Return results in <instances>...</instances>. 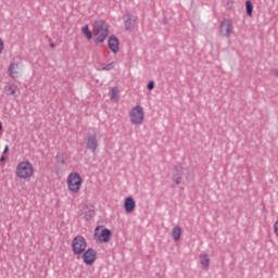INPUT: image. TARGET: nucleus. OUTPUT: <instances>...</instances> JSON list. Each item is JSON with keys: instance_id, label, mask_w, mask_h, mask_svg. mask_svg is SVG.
<instances>
[{"instance_id": "25", "label": "nucleus", "mask_w": 278, "mask_h": 278, "mask_svg": "<svg viewBox=\"0 0 278 278\" xmlns=\"http://www.w3.org/2000/svg\"><path fill=\"white\" fill-rule=\"evenodd\" d=\"M10 148L8 146L4 147L3 153H5L7 151H9Z\"/></svg>"}, {"instance_id": "9", "label": "nucleus", "mask_w": 278, "mask_h": 278, "mask_svg": "<svg viewBox=\"0 0 278 278\" xmlns=\"http://www.w3.org/2000/svg\"><path fill=\"white\" fill-rule=\"evenodd\" d=\"M23 71V63L12 62L8 67V75L11 79H18L21 77V72Z\"/></svg>"}, {"instance_id": "28", "label": "nucleus", "mask_w": 278, "mask_h": 278, "mask_svg": "<svg viewBox=\"0 0 278 278\" xmlns=\"http://www.w3.org/2000/svg\"><path fill=\"white\" fill-rule=\"evenodd\" d=\"M61 164H64V161H61Z\"/></svg>"}, {"instance_id": "1", "label": "nucleus", "mask_w": 278, "mask_h": 278, "mask_svg": "<svg viewBox=\"0 0 278 278\" xmlns=\"http://www.w3.org/2000/svg\"><path fill=\"white\" fill-rule=\"evenodd\" d=\"M92 31L96 45H101L110 36V24L103 20L96 21L92 24Z\"/></svg>"}, {"instance_id": "20", "label": "nucleus", "mask_w": 278, "mask_h": 278, "mask_svg": "<svg viewBox=\"0 0 278 278\" xmlns=\"http://www.w3.org/2000/svg\"><path fill=\"white\" fill-rule=\"evenodd\" d=\"M111 99H112V101H117L118 100V88H116V87L112 88Z\"/></svg>"}, {"instance_id": "4", "label": "nucleus", "mask_w": 278, "mask_h": 278, "mask_svg": "<svg viewBox=\"0 0 278 278\" xmlns=\"http://www.w3.org/2000/svg\"><path fill=\"white\" fill-rule=\"evenodd\" d=\"M128 116L131 125H142L146 116L144 108H142V105L132 106L128 112Z\"/></svg>"}, {"instance_id": "6", "label": "nucleus", "mask_w": 278, "mask_h": 278, "mask_svg": "<svg viewBox=\"0 0 278 278\" xmlns=\"http://www.w3.org/2000/svg\"><path fill=\"white\" fill-rule=\"evenodd\" d=\"M85 144L87 151L91 153H97L99 151V136L97 132H88L85 138Z\"/></svg>"}, {"instance_id": "26", "label": "nucleus", "mask_w": 278, "mask_h": 278, "mask_svg": "<svg viewBox=\"0 0 278 278\" xmlns=\"http://www.w3.org/2000/svg\"><path fill=\"white\" fill-rule=\"evenodd\" d=\"M0 162H5V156H1Z\"/></svg>"}, {"instance_id": "3", "label": "nucleus", "mask_w": 278, "mask_h": 278, "mask_svg": "<svg viewBox=\"0 0 278 278\" xmlns=\"http://www.w3.org/2000/svg\"><path fill=\"white\" fill-rule=\"evenodd\" d=\"M35 173L34 164L27 160L21 161L15 167V176L17 179H31Z\"/></svg>"}, {"instance_id": "22", "label": "nucleus", "mask_w": 278, "mask_h": 278, "mask_svg": "<svg viewBox=\"0 0 278 278\" xmlns=\"http://www.w3.org/2000/svg\"><path fill=\"white\" fill-rule=\"evenodd\" d=\"M112 68H114V62L109 63L108 65L102 67V71H112Z\"/></svg>"}, {"instance_id": "21", "label": "nucleus", "mask_w": 278, "mask_h": 278, "mask_svg": "<svg viewBox=\"0 0 278 278\" xmlns=\"http://www.w3.org/2000/svg\"><path fill=\"white\" fill-rule=\"evenodd\" d=\"M173 181H174V184H177V185L181 184V174L174 175Z\"/></svg>"}, {"instance_id": "19", "label": "nucleus", "mask_w": 278, "mask_h": 278, "mask_svg": "<svg viewBox=\"0 0 278 278\" xmlns=\"http://www.w3.org/2000/svg\"><path fill=\"white\" fill-rule=\"evenodd\" d=\"M245 10H247L248 16H253V3H251L250 0L245 1Z\"/></svg>"}, {"instance_id": "16", "label": "nucleus", "mask_w": 278, "mask_h": 278, "mask_svg": "<svg viewBox=\"0 0 278 278\" xmlns=\"http://www.w3.org/2000/svg\"><path fill=\"white\" fill-rule=\"evenodd\" d=\"M81 216L83 218H85L86 220H90V218L94 217V210L90 208L89 206H84L81 208Z\"/></svg>"}, {"instance_id": "18", "label": "nucleus", "mask_w": 278, "mask_h": 278, "mask_svg": "<svg viewBox=\"0 0 278 278\" xmlns=\"http://www.w3.org/2000/svg\"><path fill=\"white\" fill-rule=\"evenodd\" d=\"M172 238L175 242H178V240H180V238H181V227L176 226V227L173 228Z\"/></svg>"}, {"instance_id": "11", "label": "nucleus", "mask_w": 278, "mask_h": 278, "mask_svg": "<svg viewBox=\"0 0 278 278\" xmlns=\"http://www.w3.org/2000/svg\"><path fill=\"white\" fill-rule=\"evenodd\" d=\"M198 260L202 270H210V267L212 266V256H210L207 252L200 253Z\"/></svg>"}, {"instance_id": "12", "label": "nucleus", "mask_w": 278, "mask_h": 278, "mask_svg": "<svg viewBox=\"0 0 278 278\" xmlns=\"http://www.w3.org/2000/svg\"><path fill=\"white\" fill-rule=\"evenodd\" d=\"M109 49H111L112 53H118L121 51V41H118V37L112 35L108 40Z\"/></svg>"}, {"instance_id": "24", "label": "nucleus", "mask_w": 278, "mask_h": 278, "mask_svg": "<svg viewBox=\"0 0 278 278\" xmlns=\"http://www.w3.org/2000/svg\"><path fill=\"white\" fill-rule=\"evenodd\" d=\"M3 49H4V43H3V40L0 38V55L1 53H3Z\"/></svg>"}, {"instance_id": "5", "label": "nucleus", "mask_w": 278, "mask_h": 278, "mask_svg": "<svg viewBox=\"0 0 278 278\" xmlns=\"http://www.w3.org/2000/svg\"><path fill=\"white\" fill-rule=\"evenodd\" d=\"M93 238L97 242L108 243L112 240V230L98 226L94 229Z\"/></svg>"}, {"instance_id": "8", "label": "nucleus", "mask_w": 278, "mask_h": 278, "mask_svg": "<svg viewBox=\"0 0 278 278\" xmlns=\"http://www.w3.org/2000/svg\"><path fill=\"white\" fill-rule=\"evenodd\" d=\"M3 93L7 99H18L21 97V88L15 83H7L3 87Z\"/></svg>"}, {"instance_id": "17", "label": "nucleus", "mask_w": 278, "mask_h": 278, "mask_svg": "<svg viewBox=\"0 0 278 278\" xmlns=\"http://www.w3.org/2000/svg\"><path fill=\"white\" fill-rule=\"evenodd\" d=\"M80 31L85 36L86 40H92V30H90V26H81Z\"/></svg>"}, {"instance_id": "23", "label": "nucleus", "mask_w": 278, "mask_h": 278, "mask_svg": "<svg viewBox=\"0 0 278 278\" xmlns=\"http://www.w3.org/2000/svg\"><path fill=\"white\" fill-rule=\"evenodd\" d=\"M155 88V83H153V80H150L148 83V90H153Z\"/></svg>"}, {"instance_id": "13", "label": "nucleus", "mask_w": 278, "mask_h": 278, "mask_svg": "<svg viewBox=\"0 0 278 278\" xmlns=\"http://www.w3.org/2000/svg\"><path fill=\"white\" fill-rule=\"evenodd\" d=\"M136 17L129 13H126L124 15V25L128 31H132V29H136Z\"/></svg>"}, {"instance_id": "10", "label": "nucleus", "mask_w": 278, "mask_h": 278, "mask_svg": "<svg viewBox=\"0 0 278 278\" xmlns=\"http://www.w3.org/2000/svg\"><path fill=\"white\" fill-rule=\"evenodd\" d=\"M219 34L224 38H229L233 34V22L231 20H224L219 26Z\"/></svg>"}, {"instance_id": "27", "label": "nucleus", "mask_w": 278, "mask_h": 278, "mask_svg": "<svg viewBox=\"0 0 278 278\" xmlns=\"http://www.w3.org/2000/svg\"><path fill=\"white\" fill-rule=\"evenodd\" d=\"M3 129V125L1 124V122H0V131Z\"/></svg>"}, {"instance_id": "7", "label": "nucleus", "mask_w": 278, "mask_h": 278, "mask_svg": "<svg viewBox=\"0 0 278 278\" xmlns=\"http://www.w3.org/2000/svg\"><path fill=\"white\" fill-rule=\"evenodd\" d=\"M87 247L88 244L86 243V238H84L83 236H76L72 240V251L74 255H81V253L86 251Z\"/></svg>"}, {"instance_id": "15", "label": "nucleus", "mask_w": 278, "mask_h": 278, "mask_svg": "<svg viewBox=\"0 0 278 278\" xmlns=\"http://www.w3.org/2000/svg\"><path fill=\"white\" fill-rule=\"evenodd\" d=\"M124 210L126 214H132V212L136 210V200H134L131 197L125 198Z\"/></svg>"}, {"instance_id": "2", "label": "nucleus", "mask_w": 278, "mask_h": 278, "mask_svg": "<svg viewBox=\"0 0 278 278\" xmlns=\"http://www.w3.org/2000/svg\"><path fill=\"white\" fill-rule=\"evenodd\" d=\"M66 186L70 194H79L81 188H84V178L81 174L72 172L66 177Z\"/></svg>"}, {"instance_id": "14", "label": "nucleus", "mask_w": 278, "mask_h": 278, "mask_svg": "<svg viewBox=\"0 0 278 278\" xmlns=\"http://www.w3.org/2000/svg\"><path fill=\"white\" fill-rule=\"evenodd\" d=\"M83 260L85 264H87L88 266H90L91 264H94L97 260V252L92 249H88L87 251H85L83 255Z\"/></svg>"}]
</instances>
